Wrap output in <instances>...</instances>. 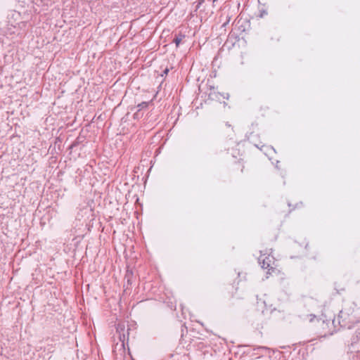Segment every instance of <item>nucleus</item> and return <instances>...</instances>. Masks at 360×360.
I'll return each instance as SVG.
<instances>
[{"label":"nucleus","mask_w":360,"mask_h":360,"mask_svg":"<svg viewBox=\"0 0 360 360\" xmlns=\"http://www.w3.org/2000/svg\"><path fill=\"white\" fill-rule=\"evenodd\" d=\"M174 42L176 44V46H178L181 42V39H174Z\"/></svg>","instance_id":"obj_1"}]
</instances>
